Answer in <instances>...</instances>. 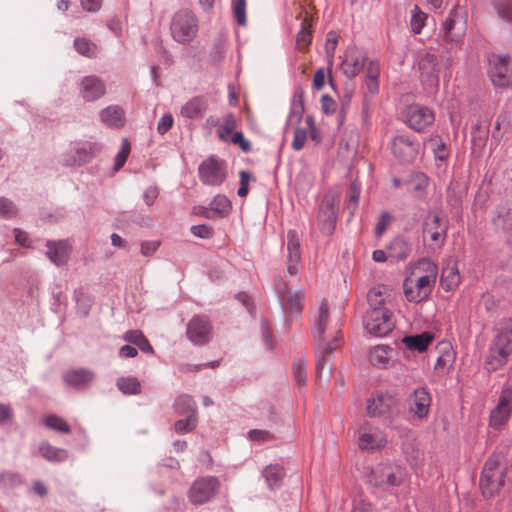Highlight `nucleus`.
<instances>
[{
  "label": "nucleus",
  "instance_id": "nucleus-1",
  "mask_svg": "<svg viewBox=\"0 0 512 512\" xmlns=\"http://www.w3.org/2000/svg\"><path fill=\"white\" fill-rule=\"evenodd\" d=\"M505 483L512 485V465L503 467L497 458L490 457L481 474L480 487L483 496L494 497Z\"/></svg>",
  "mask_w": 512,
  "mask_h": 512
},
{
  "label": "nucleus",
  "instance_id": "nucleus-2",
  "mask_svg": "<svg viewBox=\"0 0 512 512\" xmlns=\"http://www.w3.org/2000/svg\"><path fill=\"white\" fill-rule=\"evenodd\" d=\"M329 320V308L325 301H322L318 307L315 326L313 328L314 338L317 340V361L316 373L319 381L322 380L325 373V366L328 358L332 355L334 347L331 343L322 342L323 335Z\"/></svg>",
  "mask_w": 512,
  "mask_h": 512
},
{
  "label": "nucleus",
  "instance_id": "nucleus-3",
  "mask_svg": "<svg viewBox=\"0 0 512 512\" xmlns=\"http://www.w3.org/2000/svg\"><path fill=\"white\" fill-rule=\"evenodd\" d=\"M198 29V18L190 9H180L171 19V36L180 44L190 43L197 36Z\"/></svg>",
  "mask_w": 512,
  "mask_h": 512
},
{
  "label": "nucleus",
  "instance_id": "nucleus-4",
  "mask_svg": "<svg viewBox=\"0 0 512 512\" xmlns=\"http://www.w3.org/2000/svg\"><path fill=\"white\" fill-rule=\"evenodd\" d=\"M405 469L395 463H379L367 476L370 485L382 489L402 484L405 479Z\"/></svg>",
  "mask_w": 512,
  "mask_h": 512
},
{
  "label": "nucleus",
  "instance_id": "nucleus-5",
  "mask_svg": "<svg viewBox=\"0 0 512 512\" xmlns=\"http://www.w3.org/2000/svg\"><path fill=\"white\" fill-rule=\"evenodd\" d=\"M512 354V330L504 329L500 331L490 349L486 360L488 370H497L506 364L508 357Z\"/></svg>",
  "mask_w": 512,
  "mask_h": 512
},
{
  "label": "nucleus",
  "instance_id": "nucleus-6",
  "mask_svg": "<svg viewBox=\"0 0 512 512\" xmlns=\"http://www.w3.org/2000/svg\"><path fill=\"white\" fill-rule=\"evenodd\" d=\"M395 326L391 311L385 307H374L367 312L364 319L365 330L375 336L384 337L392 332Z\"/></svg>",
  "mask_w": 512,
  "mask_h": 512
},
{
  "label": "nucleus",
  "instance_id": "nucleus-7",
  "mask_svg": "<svg viewBox=\"0 0 512 512\" xmlns=\"http://www.w3.org/2000/svg\"><path fill=\"white\" fill-rule=\"evenodd\" d=\"M220 490V481L215 476L195 479L188 490V499L193 505H203L212 501Z\"/></svg>",
  "mask_w": 512,
  "mask_h": 512
},
{
  "label": "nucleus",
  "instance_id": "nucleus-8",
  "mask_svg": "<svg viewBox=\"0 0 512 512\" xmlns=\"http://www.w3.org/2000/svg\"><path fill=\"white\" fill-rule=\"evenodd\" d=\"M398 401L389 392L376 391L366 401V412L372 418H389L397 410Z\"/></svg>",
  "mask_w": 512,
  "mask_h": 512
},
{
  "label": "nucleus",
  "instance_id": "nucleus-9",
  "mask_svg": "<svg viewBox=\"0 0 512 512\" xmlns=\"http://www.w3.org/2000/svg\"><path fill=\"white\" fill-rule=\"evenodd\" d=\"M467 31V12L463 7L455 6L443 23V38L449 43H458Z\"/></svg>",
  "mask_w": 512,
  "mask_h": 512
},
{
  "label": "nucleus",
  "instance_id": "nucleus-10",
  "mask_svg": "<svg viewBox=\"0 0 512 512\" xmlns=\"http://www.w3.org/2000/svg\"><path fill=\"white\" fill-rule=\"evenodd\" d=\"M448 228L449 223L445 217H440L436 213H429L426 216L423 222V234L431 241L430 249H440L444 245Z\"/></svg>",
  "mask_w": 512,
  "mask_h": 512
},
{
  "label": "nucleus",
  "instance_id": "nucleus-11",
  "mask_svg": "<svg viewBox=\"0 0 512 512\" xmlns=\"http://www.w3.org/2000/svg\"><path fill=\"white\" fill-rule=\"evenodd\" d=\"M420 80L425 88L434 89L439 83V63L434 52L423 51L418 55L417 61Z\"/></svg>",
  "mask_w": 512,
  "mask_h": 512
},
{
  "label": "nucleus",
  "instance_id": "nucleus-12",
  "mask_svg": "<svg viewBox=\"0 0 512 512\" xmlns=\"http://www.w3.org/2000/svg\"><path fill=\"white\" fill-rule=\"evenodd\" d=\"M198 172L202 183L210 186L221 185L227 176L225 162L213 156L200 164Z\"/></svg>",
  "mask_w": 512,
  "mask_h": 512
},
{
  "label": "nucleus",
  "instance_id": "nucleus-13",
  "mask_svg": "<svg viewBox=\"0 0 512 512\" xmlns=\"http://www.w3.org/2000/svg\"><path fill=\"white\" fill-rule=\"evenodd\" d=\"M406 402L412 419L422 421L429 415L432 397L426 387H418L407 397Z\"/></svg>",
  "mask_w": 512,
  "mask_h": 512
},
{
  "label": "nucleus",
  "instance_id": "nucleus-14",
  "mask_svg": "<svg viewBox=\"0 0 512 512\" xmlns=\"http://www.w3.org/2000/svg\"><path fill=\"white\" fill-rule=\"evenodd\" d=\"M512 415V386L501 390L497 405L491 410L489 425L494 429L504 426Z\"/></svg>",
  "mask_w": 512,
  "mask_h": 512
},
{
  "label": "nucleus",
  "instance_id": "nucleus-15",
  "mask_svg": "<svg viewBox=\"0 0 512 512\" xmlns=\"http://www.w3.org/2000/svg\"><path fill=\"white\" fill-rule=\"evenodd\" d=\"M415 277V280H413L412 276L404 280V294L409 302L419 303L430 296L436 282L420 275Z\"/></svg>",
  "mask_w": 512,
  "mask_h": 512
},
{
  "label": "nucleus",
  "instance_id": "nucleus-16",
  "mask_svg": "<svg viewBox=\"0 0 512 512\" xmlns=\"http://www.w3.org/2000/svg\"><path fill=\"white\" fill-rule=\"evenodd\" d=\"M489 63V76L495 86L508 87L512 85V71L509 69L507 55L493 54Z\"/></svg>",
  "mask_w": 512,
  "mask_h": 512
},
{
  "label": "nucleus",
  "instance_id": "nucleus-17",
  "mask_svg": "<svg viewBox=\"0 0 512 512\" xmlns=\"http://www.w3.org/2000/svg\"><path fill=\"white\" fill-rule=\"evenodd\" d=\"M391 147L396 158L401 162L410 163L417 158L421 145L407 135H397L393 138Z\"/></svg>",
  "mask_w": 512,
  "mask_h": 512
},
{
  "label": "nucleus",
  "instance_id": "nucleus-18",
  "mask_svg": "<svg viewBox=\"0 0 512 512\" xmlns=\"http://www.w3.org/2000/svg\"><path fill=\"white\" fill-rule=\"evenodd\" d=\"M434 118V113L431 109L418 104L408 106L405 111L406 123L417 132H421L430 126Z\"/></svg>",
  "mask_w": 512,
  "mask_h": 512
},
{
  "label": "nucleus",
  "instance_id": "nucleus-19",
  "mask_svg": "<svg viewBox=\"0 0 512 512\" xmlns=\"http://www.w3.org/2000/svg\"><path fill=\"white\" fill-rule=\"evenodd\" d=\"M79 95L85 102H95L106 94V85L104 81L95 76L88 75L79 82Z\"/></svg>",
  "mask_w": 512,
  "mask_h": 512
},
{
  "label": "nucleus",
  "instance_id": "nucleus-20",
  "mask_svg": "<svg viewBox=\"0 0 512 512\" xmlns=\"http://www.w3.org/2000/svg\"><path fill=\"white\" fill-rule=\"evenodd\" d=\"M101 150L97 142L83 141L76 145L74 154L62 159L65 166H79L90 161Z\"/></svg>",
  "mask_w": 512,
  "mask_h": 512
},
{
  "label": "nucleus",
  "instance_id": "nucleus-21",
  "mask_svg": "<svg viewBox=\"0 0 512 512\" xmlns=\"http://www.w3.org/2000/svg\"><path fill=\"white\" fill-rule=\"evenodd\" d=\"M188 339L195 345H204L211 339L212 329L209 321L200 316L193 317L187 325Z\"/></svg>",
  "mask_w": 512,
  "mask_h": 512
},
{
  "label": "nucleus",
  "instance_id": "nucleus-22",
  "mask_svg": "<svg viewBox=\"0 0 512 512\" xmlns=\"http://www.w3.org/2000/svg\"><path fill=\"white\" fill-rule=\"evenodd\" d=\"M367 359L373 367L387 369L394 365L396 354L394 349L389 345L378 344L369 349Z\"/></svg>",
  "mask_w": 512,
  "mask_h": 512
},
{
  "label": "nucleus",
  "instance_id": "nucleus-23",
  "mask_svg": "<svg viewBox=\"0 0 512 512\" xmlns=\"http://www.w3.org/2000/svg\"><path fill=\"white\" fill-rule=\"evenodd\" d=\"M300 239L293 229L287 231L286 270L289 275H296L301 264Z\"/></svg>",
  "mask_w": 512,
  "mask_h": 512
},
{
  "label": "nucleus",
  "instance_id": "nucleus-24",
  "mask_svg": "<svg viewBox=\"0 0 512 512\" xmlns=\"http://www.w3.org/2000/svg\"><path fill=\"white\" fill-rule=\"evenodd\" d=\"M387 443L385 434L378 428L361 427L358 444L361 450L373 451L384 447Z\"/></svg>",
  "mask_w": 512,
  "mask_h": 512
},
{
  "label": "nucleus",
  "instance_id": "nucleus-25",
  "mask_svg": "<svg viewBox=\"0 0 512 512\" xmlns=\"http://www.w3.org/2000/svg\"><path fill=\"white\" fill-rule=\"evenodd\" d=\"M367 57L364 53L356 49H350L346 52L341 62V69L348 78L356 77L364 68Z\"/></svg>",
  "mask_w": 512,
  "mask_h": 512
},
{
  "label": "nucleus",
  "instance_id": "nucleus-26",
  "mask_svg": "<svg viewBox=\"0 0 512 512\" xmlns=\"http://www.w3.org/2000/svg\"><path fill=\"white\" fill-rule=\"evenodd\" d=\"M46 248L45 255L56 266H62L68 262L71 246L67 240H48Z\"/></svg>",
  "mask_w": 512,
  "mask_h": 512
},
{
  "label": "nucleus",
  "instance_id": "nucleus-27",
  "mask_svg": "<svg viewBox=\"0 0 512 512\" xmlns=\"http://www.w3.org/2000/svg\"><path fill=\"white\" fill-rule=\"evenodd\" d=\"M336 220L337 215L333 200L324 199L318 212V223L320 229L326 234H331L335 229Z\"/></svg>",
  "mask_w": 512,
  "mask_h": 512
},
{
  "label": "nucleus",
  "instance_id": "nucleus-28",
  "mask_svg": "<svg viewBox=\"0 0 512 512\" xmlns=\"http://www.w3.org/2000/svg\"><path fill=\"white\" fill-rule=\"evenodd\" d=\"M94 377L95 375L93 371L85 368H78L67 371L63 375V380L67 385L81 389L89 386L94 380Z\"/></svg>",
  "mask_w": 512,
  "mask_h": 512
},
{
  "label": "nucleus",
  "instance_id": "nucleus-29",
  "mask_svg": "<svg viewBox=\"0 0 512 512\" xmlns=\"http://www.w3.org/2000/svg\"><path fill=\"white\" fill-rule=\"evenodd\" d=\"M208 109V100L204 96H195L188 100L180 110V114L187 119H199Z\"/></svg>",
  "mask_w": 512,
  "mask_h": 512
},
{
  "label": "nucleus",
  "instance_id": "nucleus-30",
  "mask_svg": "<svg viewBox=\"0 0 512 512\" xmlns=\"http://www.w3.org/2000/svg\"><path fill=\"white\" fill-rule=\"evenodd\" d=\"M101 121L113 128H121L125 124L124 110L118 105H110L100 111Z\"/></svg>",
  "mask_w": 512,
  "mask_h": 512
},
{
  "label": "nucleus",
  "instance_id": "nucleus-31",
  "mask_svg": "<svg viewBox=\"0 0 512 512\" xmlns=\"http://www.w3.org/2000/svg\"><path fill=\"white\" fill-rule=\"evenodd\" d=\"M304 292L297 290L287 292L281 296V305L284 311L290 313H300L303 308Z\"/></svg>",
  "mask_w": 512,
  "mask_h": 512
},
{
  "label": "nucleus",
  "instance_id": "nucleus-32",
  "mask_svg": "<svg viewBox=\"0 0 512 512\" xmlns=\"http://www.w3.org/2000/svg\"><path fill=\"white\" fill-rule=\"evenodd\" d=\"M422 276L436 282L438 265L429 258H422L417 261L412 271V276Z\"/></svg>",
  "mask_w": 512,
  "mask_h": 512
},
{
  "label": "nucleus",
  "instance_id": "nucleus-33",
  "mask_svg": "<svg viewBox=\"0 0 512 512\" xmlns=\"http://www.w3.org/2000/svg\"><path fill=\"white\" fill-rule=\"evenodd\" d=\"M410 252L409 243L401 237L394 238L388 246V257L396 261L405 260Z\"/></svg>",
  "mask_w": 512,
  "mask_h": 512
},
{
  "label": "nucleus",
  "instance_id": "nucleus-34",
  "mask_svg": "<svg viewBox=\"0 0 512 512\" xmlns=\"http://www.w3.org/2000/svg\"><path fill=\"white\" fill-rule=\"evenodd\" d=\"M460 274L456 264L443 268L440 284L445 291H452L460 284Z\"/></svg>",
  "mask_w": 512,
  "mask_h": 512
},
{
  "label": "nucleus",
  "instance_id": "nucleus-35",
  "mask_svg": "<svg viewBox=\"0 0 512 512\" xmlns=\"http://www.w3.org/2000/svg\"><path fill=\"white\" fill-rule=\"evenodd\" d=\"M432 340L433 336L428 332H424L418 335L405 336L402 341L407 349L423 352L428 348Z\"/></svg>",
  "mask_w": 512,
  "mask_h": 512
},
{
  "label": "nucleus",
  "instance_id": "nucleus-36",
  "mask_svg": "<svg viewBox=\"0 0 512 512\" xmlns=\"http://www.w3.org/2000/svg\"><path fill=\"white\" fill-rule=\"evenodd\" d=\"M123 340L137 346L142 352L153 354L154 349L149 340L140 330H128L123 334Z\"/></svg>",
  "mask_w": 512,
  "mask_h": 512
},
{
  "label": "nucleus",
  "instance_id": "nucleus-37",
  "mask_svg": "<svg viewBox=\"0 0 512 512\" xmlns=\"http://www.w3.org/2000/svg\"><path fill=\"white\" fill-rule=\"evenodd\" d=\"M41 455L50 462L60 463L68 459L69 453L66 449L58 448L50 445L48 442H43L39 446Z\"/></svg>",
  "mask_w": 512,
  "mask_h": 512
},
{
  "label": "nucleus",
  "instance_id": "nucleus-38",
  "mask_svg": "<svg viewBox=\"0 0 512 512\" xmlns=\"http://www.w3.org/2000/svg\"><path fill=\"white\" fill-rule=\"evenodd\" d=\"M270 489L278 487L285 475L283 467L278 464L268 465L262 472Z\"/></svg>",
  "mask_w": 512,
  "mask_h": 512
},
{
  "label": "nucleus",
  "instance_id": "nucleus-39",
  "mask_svg": "<svg viewBox=\"0 0 512 512\" xmlns=\"http://www.w3.org/2000/svg\"><path fill=\"white\" fill-rule=\"evenodd\" d=\"M304 112L303 104V91L297 90L293 94L291 110L287 119L288 123L296 122L299 123L302 119Z\"/></svg>",
  "mask_w": 512,
  "mask_h": 512
},
{
  "label": "nucleus",
  "instance_id": "nucleus-40",
  "mask_svg": "<svg viewBox=\"0 0 512 512\" xmlns=\"http://www.w3.org/2000/svg\"><path fill=\"white\" fill-rule=\"evenodd\" d=\"M175 411L178 415L187 416L196 413V403L189 395H180L174 403Z\"/></svg>",
  "mask_w": 512,
  "mask_h": 512
},
{
  "label": "nucleus",
  "instance_id": "nucleus-41",
  "mask_svg": "<svg viewBox=\"0 0 512 512\" xmlns=\"http://www.w3.org/2000/svg\"><path fill=\"white\" fill-rule=\"evenodd\" d=\"M117 387L127 395H136L141 392V385L136 377H121L117 380Z\"/></svg>",
  "mask_w": 512,
  "mask_h": 512
},
{
  "label": "nucleus",
  "instance_id": "nucleus-42",
  "mask_svg": "<svg viewBox=\"0 0 512 512\" xmlns=\"http://www.w3.org/2000/svg\"><path fill=\"white\" fill-rule=\"evenodd\" d=\"M232 208L230 200L222 194L216 195L210 202V209L219 217L228 215Z\"/></svg>",
  "mask_w": 512,
  "mask_h": 512
},
{
  "label": "nucleus",
  "instance_id": "nucleus-43",
  "mask_svg": "<svg viewBox=\"0 0 512 512\" xmlns=\"http://www.w3.org/2000/svg\"><path fill=\"white\" fill-rule=\"evenodd\" d=\"M43 423L47 428L60 433L68 434L71 431L69 424L63 418L55 414L46 416Z\"/></svg>",
  "mask_w": 512,
  "mask_h": 512
},
{
  "label": "nucleus",
  "instance_id": "nucleus-44",
  "mask_svg": "<svg viewBox=\"0 0 512 512\" xmlns=\"http://www.w3.org/2000/svg\"><path fill=\"white\" fill-rule=\"evenodd\" d=\"M74 47L79 54L88 58L95 57L98 52L96 44L86 38H76Z\"/></svg>",
  "mask_w": 512,
  "mask_h": 512
},
{
  "label": "nucleus",
  "instance_id": "nucleus-45",
  "mask_svg": "<svg viewBox=\"0 0 512 512\" xmlns=\"http://www.w3.org/2000/svg\"><path fill=\"white\" fill-rule=\"evenodd\" d=\"M236 127V119L233 114L229 113L224 116L223 124H221L218 128V137L221 140L228 141L229 136L233 133L234 128Z\"/></svg>",
  "mask_w": 512,
  "mask_h": 512
},
{
  "label": "nucleus",
  "instance_id": "nucleus-46",
  "mask_svg": "<svg viewBox=\"0 0 512 512\" xmlns=\"http://www.w3.org/2000/svg\"><path fill=\"white\" fill-rule=\"evenodd\" d=\"M361 193V186L356 181L352 182L349 187V201L347 203V209L349 210L350 216H354Z\"/></svg>",
  "mask_w": 512,
  "mask_h": 512
},
{
  "label": "nucleus",
  "instance_id": "nucleus-47",
  "mask_svg": "<svg viewBox=\"0 0 512 512\" xmlns=\"http://www.w3.org/2000/svg\"><path fill=\"white\" fill-rule=\"evenodd\" d=\"M429 144L436 160L444 161L448 158L449 154L446 148V144L440 136L432 137L429 140Z\"/></svg>",
  "mask_w": 512,
  "mask_h": 512
},
{
  "label": "nucleus",
  "instance_id": "nucleus-48",
  "mask_svg": "<svg viewBox=\"0 0 512 512\" xmlns=\"http://www.w3.org/2000/svg\"><path fill=\"white\" fill-rule=\"evenodd\" d=\"M197 425V414L192 413L175 422V431L179 434L191 432Z\"/></svg>",
  "mask_w": 512,
  "mask_h": 512
},
{
  "label": "nucleus",
  "instance_id": "nucleus-49",
  "mask_svg": "<svg viewBox=\"0 0 512 512\" xmlns=\"http://www.w3.org/2000/svg\"><path fill=\"white\" fill-rule=\"evenodd\" d=\"M427 20V15L417 6L411 11L410 25L415 34H420Z\"/></svg>",
  "mask_w": 512,
  "mask_h": 512
},
{
  "label": "nucleus",
  "instance_id": "nucleus-50",
  "mask_svg": "<svg viewBox=\"0 0 512 512\" xmlns=\"http://www.w3.org/2000/svg\"><path fill=\"white\" fill-rule=\"evenodd\" d=\"M378 75H379V68L377 64L370 63L368 70H367V77H366V86L370 93L375 94L378 92L379 84H378Z\"/></svg>",
  "mask_w": 512,
  "mask_h": 512
},
{
  "label": "nucleus",
  "instance_id": "nucleus-51",
  "mask_svg": "<svg viewBox=\"0 0 512 512\" xmlns=\"http://www.w3.org/2000/svg\"><path fill=\"white\" fill-rule=\"evenodd\" d=\"M498 16L504 21H512V0H496L494 2Z\"/></svg>",
  "mask_w": 512,
  "mask_h": 512
},
{
  "label": "nucleus",
  "instance_id": "nucleus-52",
  "mask_svg": "<svg viewBox=\"0 0 512 512\" xmlns=\"http://www.w3.org/2000/svg\"><path fill=\"white\" fill-rule=\"evenodd\" d=\"M494 223L505 230H512V208H500Z\"/></svg>",
  "mask_w": 512,
  "mask_h": 512
},
{
  "label": "nucleus",
  "instance_id": "nucleus-53",
  "mask_svg": "<svg viewBox=\"0 0 512 512\" xmlns=\"http://www.w3.org/2000/svg\"><path fill=\"white\" fill-rule=\"evenodd\" d=\"M293 375L296 383L303 387L307 384L306 364L303 359L295 360L293 365Z\"/></svg>",
  "mask_w": 512,
  "mask_h": 512
},
{
  "label": "nucleus",
  "instance_id": "nucleus-54",
  "mask_svg": "<svg viewBox=\"0 0 512 512\" xmlns=\"http://www.w3.org/2000/svg\"><path fill=\"white\" fill-rule=\"evenodd\" d=\"M18 213L16 205L8 198L0 197V218L11 219Z\"/></svg>",
  "mask_w": 512,
  "mask_h": 512
},
{
  "label": "nucleus",
  "instance_id": "nucleus-55",
  "mask_svg": "<svg viewBox=\"0 0 512 512\" xmlns=\"http://www.w3.org/2000/svg\"><path fill=\"white\" fill-rule=\"evenodd\" d=\"M384 290L385 288L383 286H376L368 291L367 301L371 306V309L374 307H383L382 304L384 302Z\"/></svg>",
  "mask_w": 512,
  "mask_h": 512
},
{
  "label": "nucleus",
  "instance_id": "nucleus-56",
  "mask_svg": "<svg viewBox=\"0 0 512 512\" xmlns=\"http://www.w3.org/2000/svg\"><path fill=\"white\" fill-rule=\"evenodd\" d=\"M233 15L240 26L246 25V0H233Z\"/></svg>",
  "mask_w": 512,
  "mask_h": 512
},
{
  "label": "nucleus",
  "instance_id": "nucleus-57",
  "mask_svg": "<svg viewBox=\"0 0 512 512\" xmlns=\"http://www.w3.org/2000/svg\"><path fill=\"white\" fill-rule=\"evenodd\" d=\"M130 149H131V147H130L129 141L126 138H124L121 143V149L115 156V161H114L115 170H119L120 168H122L124 166L128 156H129Z\"/></svg>",
  "mask_w": 512,
  "mask_h": 512
},
{
  "label": "nucleus",
  "instance_id": "nucleus-58",
  "mask_svg": "<svg viewBox=\"0 0 512 512\" xmlns=\"http://www.w3.org/2000/svg\"><path fill=\"white\" fill-rule=\"evenodd\" d=\"M337 43H338V38H337L336 33L333 31L328 32L327 38H326V43H325V53H326V56L330 63L332 62V60L334 58Z\"/></svg>",
  "mask_w": 512,
  "mask_h": 512
},
{
  "label": "nucleus",
  "instance_id": "nucleus-59",
  "mask_svg": "<svg viewBox=\"0 0 512 512\" xmlns=\"http://www.w3.org/2000/svg\"><path fill=\"white\" fill-rule=\"evenodd\" d=\"M247 437L249 440L264 443L273 439V435L267 430L252 429L248 431Z\"/></svg>",
  "mask_w": 512,
  "mask_h": 512
},
{
  "label": "nucleus",
  "instance_id": "nucleus-60",
  "mask_svg": "<svg viewBox=\"0 0 512 512\" xmlns=\"http://www.w3.org/2000/svg\"><path fill=\"white\" fill-rule=\"evenodd\" d=\"M391 220H392V216L390 215L389 212H387V211L381 212V214L378 218V222L375 227L376 237H381L383 235V233L385 232L387 227L390 225Z\"/></svg>",
  "mask_w": 512,
  "mask_h": 512
},
{
  "label": "nucleus",
  "instance_id": "nucleus-61",
  "mask_svg": "<svg viewBox=\"0 0 512 512\" xmlns=\"http://www.w3.org/2000/svg\"><path fill=\"white\" fill-rule=\"evenodd\" d=\"M307 139V131L305 128L297 127L294 131V138L292 141V148L296 151L301 150Z\"/></svg>",
  "mask_w": 512,
  "mask_h": 512
},
{
  "label": "nucleus",
  "instance_id": "nucleus-62",
  "mask_svg": "<svg viewBox=\"0 0 512 512\" xmlns=\"http://www.w3.org/2000/svg\"><path fill=\"white\" fill-rule=\"evenodd\" d=\"M191 233L195 237L201 239H209L213 236V229L212 227L205 224L193 225L191 227Z\"/></svg>",
  "mask_w": 512,
  "mask_h": 512
},
{
  "label": "nucleus",
  "instance_id": "nucleus-63",
  "mask_svg": "<svg viewBox=\"0 0 512 512\" xmlns=\"http://www.w3.org/2000/svg\"><path fill=\"white\" fill-rule=\"evenodd\" d=\"M228 141L232 142L233 144H238L244 152H249L251 150L250 141L245 139L243 133L240 131L232 133V136L229 137Z\"/></svg>",
  "mask_w": 512,
  "mask_h": 512
},
{
  "label": "nucleus",
  "instance_id": "nucleus-64",
  "mask_svg": "<svg viewBox=\"0 0 512 512\" xmlns=\"http://www.w3.org/2000/svg\"><path fill=\"white\" fill-rule=\"evenodd\" d=\"M407 184L411 185L414 191L422 192L428 185V178L423 173H417L414 175L413 181Z\"/></svg>",
  "mask_w": 512,
  "mask_h": 512
}]
</instances>
